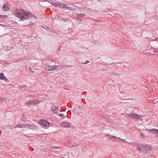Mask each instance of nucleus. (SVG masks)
Returning <instances> with one entry per match:
<instances>
[{
  "instance_id": "obj_1",
  "label": "nucleus",
  "mask_w": 158,
  "mask_h": 158,
  "mask_svg": "<svg viewBox=\"0 0 158 158\" xmlns=\"http://www.w3.org/2000/svg\"><path fill=\"white\" fill-rule=\"evenodd\" d=\"M15 16L20 19L22 21L27 19L29 17H33L34 15L31 12H26L23 10H17L15 14Z\"/></svg>"
},
{
  "instance_id": "obj_2",
  "label": "nucleus",
  "mask_w": 158,
  "mask_h": 158,
  "mask_svg": "<svg viewBox=\"0 0 158 158\" xmlns=\"http://www.w3.org/2000/svg\"><path fill=\"white\" fill-rule=\"evenodd\" d=\"M138 149L140 152L144 154L149 152L151 151V148L147 144H143L138 146Z\"/></svg>"
},
{
  "instance_id": "obj_3",
  "label": "nucleus",
  "mask_w": 158,
  "mask_h": 158,
  "mask_svg": "<svg viewBox=\"0 0 158 158\" xmlns=\"http://www.w3.org/2000/svg\"><path fill=\"white\" fill-rule=\"evenodd\" d=\"M126 114L128 116L130 117L132 119L137 121L141 120L142 118L143 117V115H141L135 113H131L130 114H127L126 113Z\"/></svg>"
},
{
  "instance_id": "obj_4",
  "label": "nucleus",
  "mask_w": 158,
  "mask_h": 158,
  "mask_svg": "<svg viewBox=\"0 0 158 158\" xmlns=\"http://www.w3.org/2000/svg\"><path fill=\"white\" fill-rule=\"evenodd\" d=\"M17 127H27L29 128L30 129L33 130L34 128V126L28 124H20L16 126Z\"/></svg>"
},
{
  "instance_id": "obj_5",
  "label": "nucleus",
  "mask_w": 158,
  "mask_h": 158,
  "mask_svg": "<svg viewBox=\"0 0 158 158\" xmlns=\"http://www.w3.org/2000/svg\"><path fill=\"white\" fill-rule=\"evenodd\" d=\"M40 123L41 125L44 126L45 127L48 126L49 124V122L45 120H40Z\"/></svg>"
},
{
  "instance_id": "obj_6",
  "label": "nucleus",
  "mask_w": 158,
  "mask_h": 158,
  "mask_svg": "<svg viewBox=\"0 0 158 158\" xmlns=\"http://www.w3.org/2000/svg\"><path fill=\"white\" fill-rule=\"evenodd\" d=\"M53 4L55 5V6L56 7H60L62 8H64L65 7V5H64L63 4L61 3L53 2Z\"/></svg>"
},
{
  "instance_id": "obj_7",
  "label": "nucleus",
  "mask_w": 158,
  "mask_h": 158,
  "mask_svg": "<svg viewBox=\"0 0 158 158\" xmlns=\"http://www.w3.org/2000/svg\"><path fill=\"white\" fill-rule=\"evenodd\" d=\"M149 132L151 134H158V130L155 129H149Z\"/></svg>"
},
{
  "instance_id": "obj_8",
  "label": "nucleus",
  "mask_w": 158,
  "mask_h": 158,
  "mask_svg": "<svg viewBox=\"0 0 158 158\" xmlns=\"http://www.w3.org/2000/svg\"><path fill=\"white\" fill-rule=\"evenodd\" d=\"M60 125L64 127H69L70 124L68 122H64L61 123Z\"/></svg>"
},
{
  "instance_id": "obj_9",
  "label": "nucleus",
  "mask_w": 158,
  "mask_h": 158,
  "mask_svg": "<svg viewBox=\"0 0 158 158\" xmlns=\"http://www.w3.org/2000/svg\"><path fill=\"white\" fill-rule=\"evenodd\" d=\"M52 111L54 113L56 114L59 110L58 108L56 106H53L51 108Z\"/></svg>"
},
{
  "instance_id": "obj_10",
  "label": "nucleus",
  "mask_w": 158,
  "mask_h": 158,
  "mask_svg": "<svg viewBox=\"0 0 158 158\" xmlns=\"http://www.w3.org/2000/svg\"><path fill=\"white\" fill-rule=\"evenodd\" d=\"M110 75H113L114 77L118 76L121 75V74L119 73H116V72H110Z\"/></svg>"
},
{
  "instance_id": "obj_11",
  "label": "nucleus",
  "mask_w": 158,
  "mask_h": 158,
  "mask_svg": "<svg viewBox=\"0 0 158 158\" xmlns=\"http://www.w3.org/2000/svg\"><path fill=\"white\" fill-rule=\"evenodd\" d=\"M59 67V66L58 65H54L53 66H51V69L52 70H58V68Z\"/></svg>"
},
{
  "instance_id": "obj_12",
  "label": "nucleus",
  "mask_w": 158,
  "mask_h": 158,
  "mask_svg": "<svg viewBox=\"0 0 158 158\" xmlns=\"http://www.w3.org/2000/svg\"><path fill=\"white\" fill-rule=\"evenodd\" d=\"M9 9V7H8L6 5H4L3 7L2 8V10L3 11H7Z\"/></svg>"
},
{
  "instance_id": "obj_13",
  "label": "nucleus",
  "mask_w": 158,
  "mask_h": 158,
  "mask_svg": "<svg viewBox=\"0 0 158 158\" xmlns=\"http://www.w3.org/2000/svg\"><path fill=\"white\" fill-rule=\"evenodd\" d=\"M115 141H117L119 142H122L123 141H124V142H127L125 139H121L119 138H118L117 139H116V140H115Z\"/></svg>"
},
{
  "instance_id": "obj_14",
  "label": "nucleus",
  "mask_w": 158,
  "mask_h": 158,
  "mask_svg": "<svg viewBox=\"0 0 158 158\" xmlns=\"http://www.w3.org/2000/svg\"><path fill=\"white\" fill-rule=\"evenodd\" d=\"M85 15L84 14H78L77 15V18H78V19H80V17H83Z\"/></svg>"
},
{
  "instance_id": "obj_15",
  "label": "nucleus",
  "mask_w": 158,
  "mask_h": 158,
  "mask_svg": "<svg viewBox=\"0 0 158 158\" xmlns=\"http://www.w3.org/2000/svg\"><path fill=\"white\" fill-rule=\"evenodd\" d=\"M27 87V86L25 85H23V86H20L19 87V89L23 90H24Z\"/></svg>"
},
{
  "instance_id": "obj_16",
  "label": "nucleus",
  "mask_w": 158,
  "mask_h": 158,
  "mask_svg": "<svg viewBox=\"0 0 158 158\" xmlns=\"http://www.w3.org/2000/svg\"><path fill=\"white\" fill-rule=\"evenodd\" d=\"M46 69L48 71L52 70L51 66L47 65L45 67Z\"/></svg>"
},
{
  "instance_id": "obj_17",
  "label": "nucleus",
  "mask_w": 158,
  "mask_h": 158,
  "mask_svg": "<svg viewBox=\"0 0 158 158\" xmlns=\"http://www.w3.org/2000/svg\"><path fill=\"white\" fill-rule=\"evenodd\" d=\"M111 135H110V137H111L110 138L111 139H113L114 140H116V139H117L118 137H117L114 136H111Z\"/></svg>"
},
{
  "instance_id": "obj_18",
  "label": "nucleus",
  "mask_w": 158,
  "mask_h": 158,
  "mask_svg": "<svg viewBox=\"0 0 158 158\" xmlns=\"http://www.w3.org/2000/svg\"><path fill=\"white\" fill-rule=\"evenodd\" d=\"M4 76V74L3 73H0V79L2 80L3 77Z\"/></svg>"
},
{
  "instance_id": "obj_19",
  "label": "nucleus",
  "mask_w": 158,
  "mask_h": 158,
  "mask_svg": "<svg viewBox=\"0 0 158 158\" xmlns=\"http://www.w3.org/2000/svg\"><path fill=\"white\" fill-rule=\"evenodd\" d=\"M27 103L28 104L31 105V104H32V101H28L27 102Z\"/></svg>"
},
{
  "instance_id": "obj_20",
  "label": "nucleus",
  "mask_w": 158,
  "mask_h": 158,
  "mask_svg": "<svg viewBox=\"0 0 158 158\" xmlns=\"http://www.w3.org/2000/svg\"><path fill=\"white\" fill-rule=\"evenodd\" d=\"M2 78V80H3L5 81H6L7 80V79L6 77L4 76Z\"/></svg>"
},
{
  "instance_id": "obj_21",
  "label": "nucleus",
  "mask_w": 158,
  "mask_h": 158,
  "mask_svg": "<svg viewBox=\"0 0 158 158\" xmlns=\"http://www.w3.org/2000/svg\"><path fill=\"white\" fill-rule=\"evenodd\" d=\"M140 137L141 138H144L145 137V135L143 134H140Z\"/></svg>"
},
{
  "instance_id": "obj_22",
  "label": "nucleus",
  "mask_w": 158,
  "mask_h": 158,
  "mask_svg": "<svg viewBox=\"0 0 158 158\" xmlns=\"http://www.w3.org/2000/svg\"><path fill=\"white\" fill-rule=\"evenodd\" d=\"M89 62V61L87 60V61H86L85 62L82 63L83 64H87Z\"/></svg>"
},
{
  "instance_id": "obj_23",
  "label": "nucleus",
  "mask_w": 158,
  "mask_h": 158,
  "mask_svg": "<svg viewBox=\"0 0 158 158\" xmlns=\"http://www.w3.org/2000/svg\"><path fill=\"white\" fill-rule=\"evenodd\" d=\"M37 102L36 100H35L34 101H32V104H35Z\"/></svg>"
},
{
  "instance_id": "obj_24",
  "label": "nucleus",
  "mask_w": 158,
  "mask_h": 158,
  "mask_svg": "<svg viewBox=\"0 0 158 158\" xmlns=\"http://www.w3.org/2000/svg\"><path fill=\"white\" fill-rule=\"evenodd\" d=\"M59 115L61 117H62V116H64V117H65L66 116H64L63 114H59Z\"/></svg>"
},
{
  "instance_id": "obj_25",
  "label": "nucleus",
  "mask_w": 158,
  "mask_h": 158,
  "mask_svg": "<svg viewBox=\"0 0 158 158\" xmlns=\"http://www.w3.org/2000/svg\"><path fill=\"white\" fill-rule=\"evenodd\" d=\"M30 69H31V68L30 67V70L31 71V73H34V72L32 70H31Z\"/></svg>"
},
{
  "instance_id": "obj_26",
  "label": "nucleus",
  "mask_w": 158,
  "mask_h": 158,
  "mask_svg": "<svg viewBox=\"0 0 158 158\" xmlns=\"http://www.w3.org/2000/svg\"><path fill=\"white\" fill-rule=\"evenodd\" d=\"M65 5V7L64 8H65L66 9H67L68 8V6L66 5Z\"/></svg>"
},
{
  "instance_id": "obj_27",
  "label": "nucleus",
  "mask_w": 158,
  "mask_h": 158,
  "mask_svg": "<svg viewBox=\"0 0 158 158\" xmlns=\"http://www.w3.org/2000/svg\"><path fill=\"white\" fill-rule=\"evenodd\" d=\"M153 40V41H157V39H155V40Z\"/></svg>"
},
{
  "instance_id": "obj_28",
  "label": "nucleus",
  "mask_w": 158,
  "mask_h": 158,
  "mask_svg": "<svg viewBox=\"0 0 158 158\" xmlns=\"http://www.w3.org/2000/svg\"><path fill=\"white\" fill-rule=\"evenodd\" d=\"M2 101V100L0 99V102H1Z\"/></svg>"
},
{
  "instance_id": "obj_29",
  "label": "nucleus",
  "mask_w": 158,
  "mask_h": 158,
  "mask_svg": "<svg viewBox=\"0 0 158 158\" xmlns=\"http://www.w3.org/2000/svg\"><path fill=\"white\" fill-rule=\"evenodd\" d=\"M156 52V53H158V51H156V52Z\"/></svg>"
},
{
  "instance_id": "obj_30",
  "label": "nucleus",
  "mask_w": 158,
  "mask_h": 158,
  "mask_svg": "<svg viewBox=\"0 0 158 158\" xmlns=\"http://www.w3.org/2000/svg\"><path fill=\"white\" fill-rule=\"evenodd\" d=\"M60 112H62V110H60Z\"/></svg>"
},
{
  "instance_id": "obj_31",
  "label": "nucleus",
  "mask_w": 158,
  "mask_h": 158,
  "mask_svg": "<svg viewBox=\"0 0 158 158\" xmlns=\"http://www.w3.org/2000/svg\"><path fill=\"white\" fill-rule=\"evenodd\" d=\"M157 42H158V39H157Z\"/></svg>"
},
{
  "instance_id": "obj_32",
  "label": "nucleus",
  "mask_w": 158,
  "mask_h": 158,
  "mask_svg": "<svg viewBox=\"0 0 158 158\" xmlns=\"http://www.w3.org/2000/svg\"><path fill=\"white\" fill-rule=\"evenodd\" d=\"M99 1V2H100V0H98Z\"/></svg>"
},
{
  "instance_id": "obj_33",
  "label": "nucleus",
  "mask_w": 158,
  "mask_h": 158,
  "mask_svg": "<svg viewBox=\"0 0 158 158\" xmlns=\"http://www.w3.org/2000/svg\"><path fill=\"white\" fill-rule=\"evenodd\" d=\"M157 135H158V134H157Z\"/></svg>"
}]
</instances>
